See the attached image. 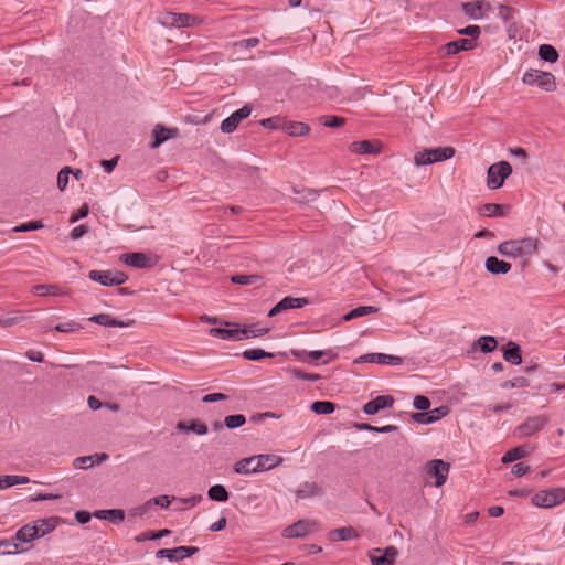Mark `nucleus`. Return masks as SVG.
Instances as JSON below:
<instances>
[{
  "label": "nucleus",
  "mask_w": 565,
  "mask_h": 565,
  "mask_svg": "<svg viewBox=\"0 0 565 565\" xmlns=\"http://www.w3.org/2000/svg\"><path fill=\"white\" fill-rule=\"evenodd\" d=\"M195 20V17L188 13H173L172 24L178 26H190Z\"/></svg>",
  "instance_id": "09e8293b"
},
{
  "label": "nucleus",
  "mask_w": 565,
  "mask_h": 565,
  "mask_svg": "<svg viewBox=\"0 0 565 565\" xmlns=\"http://www.w3.org/2000/svg\"><path fill=\"white\" fill-rule=\"evenodd\" d=\"M529 455V448L525 445L514 447L508 450L502 457V463H510L515 460L522 459Z\"/></svg>",
  "instance_id": "cd10ccee"
},
{
  "label": "nucleus",
  "mask_w": 565,
  "mask_h": 565,
  "mask_svg": "<svg viewBox=\"0 0 565 565\" xmlns=\"http://www.w3.org/2000/svg\"><path fill=\"white\" fill-rule=\"evenodd\" d=\"M179 130L177 128H166L162 125H156L152 130L153 140L150 143L151 149L158 148L161 143L170 138L177 137Z\"/></svg>",
  "instance_id": "2eb2a0df"
},
{
  "label": "nucleus",
  "mask_w": 565,
  "mask_h": 565,
  "mask_svg": "<svg viewBox=\"0 0 565 565\" xmlns=\"http://www.w3.org/2000/svg\"><path fill=\"white\" fill-rule=\"evenodd\" d=\"M523 83L530 86H537L545 92L556 89L555 76L550 72L529 70L523 76Z\"/></svg>",
  "instance_id": "7ed1b4c3"
},
{
  "label": "nucleus",
  "mask_w": 565,
  "mask_h": 565,
  "mask_svg": "<svg viewBox=\"0 0 565 565\" xmlns=\"http://www.w3.org/2000/svg\"><path fill=\"white\" fill-rule=\"evenodd\" d=\"M199 552L195 546H178L174 548H161L157 551V558H168L171 562L181 561L186 557L193 556Z\"/></svg>",
  "instance_id": "6e6552de"
},
{
  "label": "nucleus",
  "mask_w": 565,
  "mask_h": 565,
  "mask_svg": "<svg viewBox=\"0 0 565 565\" xmlns=\"http://www.w3.org/2000/svg\"><path fill=\"white\" fill-rule=\"evenodd\" d=\"M88 277L103 286H114L113 270H90Z\"/></svg>",
  "instance_id": "c85d7f7f"
},
{
  "label": "nucleus",
  "mask_w": 565,
  "mask_h": 565,
  "mask_svg": "<svg viewBox=\"0 0 565 565\" xmlns=\"http://www.w3.org/2000/svg\"><path fill=\"white\" fill-rule=\"evenodd\" d=\"M177 428L179 430H191L198 435H205L207 433L206 424L199 420H191L189 424L179 422Z\"/></svg>",
  "instance_id": "473e14b6"
},
{
  "label": "nucleus",
  "mask_w": 565,
  "mask_h": 565,
  "mask_svg": "<svg viewBox=\"0 0 565 565\" xmlns=\"http://www.w3.org/2000/svg\"><path fill=\"white\" fill-rule=\"evenodd\" d=\"M413 406L418 411H428L430 407V401L424 395H417L414 398Z\"/></svg>",
  "instance_id": "052dcab7"
},
{
  "label": "nucleus",
  "mask_w": 565,
  "mask_h": 565,
  "mask_svg": "<svg viewBox=\"0 0 565 565\" xmlns=\"http://www.w3.org/2000/svg\"><path fill=\"white\" fill-rule=\"evenodd\" d=\"M480 28L478 25H468L465 29L458 31L459 34L469 35L472 39H477L480 35Z\"/></svg>",
  "instance_id": "69168bd1"
},
{
  "label": "nucleus",
  "mask_w": 565,
  "mask_h": 565,
  "mask_svg": "<svg viewBox=\"0 0 565 565\" xmlns=\"http://www.w3.org/2000/svg\"><path fill=\"white\" fill-rule=\"evenodd\" d=\"M246 423V417L242 414L228 415L224 418V425L230 428H238Z\"/></svg>",
  "instance_id": "de8ad7c7"
},
{
  "label": "nucleus",
  "mask_w": 565,
  "mask_h": 565,
  "mask_svg": "<svg viewBox=\"0 0 565 565\" xmlns=\"http://www.w3.org/2000/svg\"><path fill=\"white\" fill-rule=\"evenodd\" d=\"M44 225L42 221H31L28 223H22L13 228V232L21 233V232H30V231H36L42 228Z\"/></svg>",
  "instance_id": "5fc2aeb1"
},
{
  "label": "nucleus",
  "mask_w": 565,
  "mask_h": 565,
  "mask_svg": "<svg viewBox=\"0 0 565 565\" xmlns=\"http://www.w3.org/2000/svg\"><path fill=\"white\" fill-rule=\"evenodd\" d=\"M250 113L252 107L249 105L243 106L221 122V130L225 134L233 132L238 127L239 122L247 118Z\"/></svg>",
  "instance_id": "1a4fd4ad"
},
{
  "label": "nucleus",
  "mask_w": 565,
  "mask_h": 565,
  "mask_svg": "<svg viewBox=\"0 0 565 565\" xmlns=\"http://www.w3.org/2000/svg\"><path fill=\"white\" fill-rule=\"evenodd\" d=\"M88 213H89V207H88V204H87V203H85V204H83V205L77 210V213H76V214H73V215L71 216V220H70V221H71V223H75V222H77L78 220L86 217V216L88 215Z\"/></svg>",
  "instance_id": "338daca9"
},
{
  "label": "nucleus",
  "mask_w": 565,
  "mask_h": 565,
  "mask_svg": "<svg viewBox=\"0 0 565 565\" xmlns=\"http://www.w3.org/2000/svg\"><path fill=\"white\" fill-rule=\"evenodd\" d=\"M54 329L58 332L70 333V332L78 331V330L83 329V327L81 323H77L75 321H68V322H64V323H60V324L55 326Z\"/></svg>",
  "instance_id": "4d7b16f0"
},
{
  "label": "nucleus",
  "mask_w": 565,
  "mask_h": 565,
  "mask_svg": "<svg viewBox=\"0 0 565 565\" xmlns=\"http://www.w3.org/2000/svg\"><path fill=\"white\" fill-rule=\"evenodd\" d=\"M89 321L95 322L100 326H105V327H119V328L128 327L134 322L132 320L125 322V321L115 319L108 313L94 315L93 317L89 318Z\"/></svg>",
  "instance_id": "5701e85b"
},
{
  "label": "nucleus",
  "mask_w": 565,
  "mask_h": 565,
  "mask_svg": "<svg viewBox=\"0 0 565 565\" xmlns=\"http://www.w3.org/2000/svg\"><path fill=\"white\" fill-rule=\"evenodd\" d=\"M477 45L475 39L460 38L456 41L448 42L438 49V56L445 58L462 51H470Z\"/></svg>",
  "instance_id": "0eeeda50"
},
{
  "label": "nucleus",
  "mask_w": 565,
  "mask_h": 565,
  "mask_svg": "<svg viewBox=\"0 0 565 565\" xmlns=\"http://www.w3.org/2000/svg\"><path fill=\"white\" fill-rule=\"evenodd\" d=\"M170 534H171V531L168 530V529H163V530H159V531H147V532H143L140 535H138L136 537V541L137 542H143V541H147V540H158V539H161L163 536H168Z\"/></svg>",
  "instance_id": "a18cd8bd"
},
{
  "label": "nucleus",
  "mask_w": 565,
  "mask_h": 565,
  "mask_svg": "<svg viewBox=\"0 0 565 565\" xmlns=\"http://www.w3.org/2000/svg\"><path fill=\"white\" fill-rule=\"evenodd\" d=\"M255 460V456L238 460L234 466V471L239 475L257 473L258 471L254 470L253 466Z\"/></svg>",
  "instance_id": "2f4dec72"
},
{
  "label": "nucleus",
  "mask_w": 565,
  "mask_h": 565,
  "mask_svg": "<svg viewBox=\"0 0 565 565\" xmlns=\"http://www.w3.org/2000/svg\"><path fill=\"white\" fill-rule=\"evenodd\" d=\"M397 555H398V550L393 545L387 546L383 553V556L390 561L391 565H393L395 563Z\"/></svg>",
  "instance_id": "774afa93"
},
{
  "label": "nucleus",
  "mask_w": 565,
  "mask_h": 565,
  "mask_svg": "<svg viewBox=\"0 0 565 565\" xmlns=\"http://www.w3.org/2000/svg\"><path fill=\"white\" fill-rule=\"evenodd\" d=\"M210 334L223 340H242L248 338L247 329L212 328Z\"/></svg>",
  "instance_id": "f3484780"
},
{
  "label": "nucleus",
  "mask_w": 565,
  "mask_h": 565,
  "mask_svg": "<svg viewBox=\"0 0 565 565\" xmlns=\"http://www.w3.org/2000/svg\"><path fill=\"white\" fill-rule=\"evenodd\" d=\"M58 520L60 519L57 516L38 520L36 524L40 527V537L52 532L55 529Z\"/></svg>",
  "instance_id": "37998d69"
},
{
  "label": "nucleus",
  "mask_w": 565,
  "mask_h": 565,
  "mask_svg": "<svg viewBox=\"0 0 565 565\" xmlns=\"http://www.w3.org/2000/svg\"><path fill=\"white\" fill-rule=\"evenodd\" d=\"M537 243V239L533 238L505 241L498 245V253L505 257H520L522 266L525 267L530 258L536 253Z\"/></svg>",
  "instance_id": "f257e3e1"
},
{
  "label": "nucleus",
  "mask_w": 565,
  "mask_h": 565,
  "mask_svg": "<svg viewBox=\"0 0 565 565\" xmlns=\"http://www.w3.org/2000/svg\"><path fill=\"white\" fill-rule=\"evenodd\" d=\"M40 537V527L38 524H25L15 533V540L21 543H30Z\"/></svg>",
  "instance_id": "6ab92c4d"
},
{
  "label": "nucleus",
  "mask_w": 565,
  "mask_h": 565,
  "mask_svg": "<svg viewBox=\"0 0 565 565\" xmlns=\"http://www.w3.org/2000/svg\"><path fill=\"white\" fill-rule=\"evenodd\" d=\"M382 149L383 145L379 140L353 141L349 146V150L356 154H379Z\"/></svg>",
  "instance_id": "9d476101"
},
{
  "label": "nucleus",
  "mask_w": 565,
  "mask_h": 565,
  "mask_svg": "<svg viewBox=\"0 0 565 565\" xmlns=\"http://www.w3.org/2000/svg\"><path fill=\"white\" fill-rule=\"evenodd\" d=\"M539 56L545 62L555 63L558 60L559 54L553 45L542 44L539 47Z\"/></svg>",
  "instance_id": "f704fd0d"
},
{
  "label": "nucleus",
  "mask_w": 565,
  "mask_h": 565,
  "mask_svg": "<svg viewBox=\"0 0 565 565\" xmlns=\"http://www.w3.org/2000/svg\"><path fill=\"white\" fill-rule=\"evenodd\" d=\"M565 501V488L541 490L532 497V503L540 508H552Z\"/></svg>",
  "instance_id": "39448f33"
},
{
  "label": "nucleus",
  "mask_w": 565,
  "mask_h": 565,
  "mask_svg": "<svg viewBox=\"0 0 565 565\" xmlns=\"http://www.w3.org/2000/svg\"><path fill=\"white\" fill-rule=\"evenodd\" d=\"M284 130L292 137L307 136L310 132V127L300 121H285Z\"/></svg>",
  "instance_id": "a878e982"
},
{
  "label": "nucleus",
  "mask_w": 565,
  "mask_h": 565,
  "mask_svg": "<svg viewBox=\"0 0 565 565\" xmlns=\"http://www.w3.org/2000/svg\"><path fill=\"white\" fill-rule=\"evenodd\" d=\"M527 385H529L527 379H525L524 376H518V377H514L513 380H508V381L503 382L501 384V387L503 390H510V388H514V387H526Z\"/></svg>",
  "instance_id": "864d4df0"
},
{
  "label": "nucleus",
  "mask_w": 565,
  "mask_h": 565,
  "mask_svg": "<svg viewBox=\"0 0 565 565\" xmlns=\"http://www.w3.org/2000/svg\"><path fill=\"white\" fill-rule=\"evenodd\" d=\"M292 354L302 360H319L324 355H329V360H335L338 358L337 353H333L331 350L326 351H292Z\"/></svg>",
  "instance_id": "bb28decb"
},
{
  "label": "nucleus",
  "mask_w": 565,
  "mask_h": 565,
  "mask_svg": "<svg viewBox=\"0 0 565 565\" xmlns=\"http://www.w3.org/2000/svg\"><path fill=\"white\" fill-rule=\"evenodd\" d=\"M512 173V167L508 161H500L489 167L487 173V185L491 190L501 188L507 178Z\"/></svg>",
  "instance_id": "20e7f679"
},
{
  "label": "nucleus",
  "mask_w": 565,
  "mask_h": 565,
  "mask_svg": "<svg viewBox=\"0 0 565 565\" xmlns=\"http://www.w3.org/2000/svg\"><path fill=\"white\" fill-rule=\"evenodd\" d=\"M30 478L26 476H0V489H6L17 484H26Z\"/></svg>",
  "instance_id": "e433bc0d"
},
{
  "label": "nucleus",
  "mask_w": 565,
  "mask_h": 565,
  "mask_svg": "<svg viewBox=\"0 0 565 565\" xmlns=\"http://www.w3.org/2000/svg\"><path fill=\"white\" fill-rule=\"evenodd\" d=\"M26 319L24 316L0 317V327L9 328Z\"/></svg>",
  "instance_id": "680f3d73"
},
{
  "label": "nucleus",
  "mask_w": 565,
  "mask_h": 565,
  "mask_svg": "<svg viewBox=\"0 0 565 565\" xmlns=\"http://www.w3.org/2000/svg\"><path fill=\"white\" fill-rule=\"evenodd\" d=\"M279 302L282 306L284 311H286L289 309L302 308L309 303V300L307 298H295L291 296H287L282 298Z\"/></svg>",
  "instance_id": "ea45409f"
},
{
  "label": "nucleus",
  "mask_w": 565,
  "mask_h": 565,
  "mask_svg": "<svg viewBox=\"0 0 565 565\" xmlns=\"http://www.w3.org/2000/svg\"><path fill=\"white\" fill-rule=\"evenodd\" d=\"M285 119L280 116H273L260 120V125L268 129H284Z\"/></svg>",
  "instance_id": "8fccbe9b"
},
{
  "label": "nucleus",
  "mask_w": 565,
  "mask_h": 565,
  "mask_svg": "<svg viewBox=\"0 0 565 565\" xmlns=\"http://www.w3.org/2000/svg\"><path fill=\"white\" fill-rule=\"evenodd\" d=\"M315 522L308 520H300L294 524L287 526L282 534L285 537H305L309 532L312 531Z\"/></svg>",
  "instance_id": "4468645a"
},
{
  "label": "nucleus",
  "mask_w": 565,
  "mask_h": 565,
  "mask_svg": "<svg viewBox=\"0 0 565 565\" xmlns=\"http://www.w3.org/2000/svg\"><path fill=\"white\" fill-rule=\"evenodd\" d=\"M370 362L377 364L398 365L402 364L403 359L396 355L385 353H367L354 361V363Z\"/></svg>",
  "instance_id": "9b49d317"
},
{
  "label": "nucleus",
  "mask_w": 565,
  "mask_h": 565,
  "mask_svg": "<svg viewBox=\"0 0 565 565\" xmlns=\"http://www.w3.org/2000/svg\"><path fill=\"white\" fill-rule=\"evenodd\" d=\"M318 120L321 125L330 128H339L345 122V118L330 115L320 116Z\"/></svg>",
  "instance_id": "c03bdc74"
},
{
  "label": "nucleus",
  "mask_w": 565,
  "mask_h": 565,
  "mask_svg": "<svg viewBox=\"0 0 565 565\" xmlns=\"http://www.w3.org/2000/svg\"><path fill=\"white\" fill-rule=\"evenodd\" d=\"M108 458L109 456L105 452L77 457L74 460V466L77 469H86L93 467L95 463H102L103 461H106Z\"/></svg>",
  "instance_id": "aec40b11"
},
{
  "label": "nucleus",
  "mask_w": 565,
  "mask_h": 565,
  "mask_svg": "<svg viewBox=\"0 0 565 565\" xmlns=\"http://www.w3.org/2000/svg\"><path fill=\"white\" fill-rule=\"evenodd\" d=\"M73 172L72 168L64 167L57 175V186L61 191H64L68 184V175Z\"/></svg>",
  "instance_id": "bf43d9fd"
},
{
  "label": "nucleus",
  "mask_w": 565,
  "mask_h": 565,
  "mask_svg": "<svg viewBox=\"0 0 565 565\" xmlns=\"http://www.w3.org/2000/svg\"><path fill=\"white\" fill-rule=\"evenodd\" d=\"M482 3H483L482 1H473V2L463 3L462 4L463 12L472 19H479Z\"/></svg>",
  "instance_id": "49530a36"
},
{
  "label": "nucleus",
  "mask_w": 565,
  "mask_h": 565,
  "mask_svg": "<svg viewBox=\"0 0 565 565\" xmlns=\"http://www.w3.org/2000/svg\"><path fill=\"white\" fill-rule=\"evenodd\" d=\"M521 352V347L518 343L510 341L503 349V358L507 362L513 365H520L522 363Z\"/></svg>",
  "instance_id": "b1692460"
},
{
  "label": "nucleus",
  "mask_w": 565,
  "mask_h": 565,
  "mask_svg": "<svg viewBox=\"0 0 565 565\" xmlns=\"http://www.w3.org/2000/svg\"><path fill=\"white\" fill-rule=\"evenodd\" d=\"M242 355H243L244 359H246L248 361H259V360H262L264 358H274L275 356L274 353L266 352L263 349L245 350Z\"/></svg>",
  "instance_id": "79ce46f5"
},
{
  "label": "nucleus",
  "mask_w": 565,
  "mask_h": 565,
  "mask_svg": "<svg viewBox=\"0 0 565 565\" xmlns=\"http://www.w3.org/2000/svg\"><path fill=\"white\" fill-rule=\"evenodd\" d=\"M321 493L322 489L316 482H305L302 487L296 491V497L305 499Z\"/></svg>",
  "instance_id": "c9c22d12"
},
{
  "label": "nucleus",
  "mask_w": 565,
  "mask_h": 565,
  "mask_svg": "<svg viewBox=\"0 0 565 565\" xmlns=\"http://www.w3.org/2000/svg\"><path fill=\"white\" fill-rule=\"evenodd\" d=\"M509 210V205L498 203H486L479 206V214L486 217L505 216Z\"/></svg>",
  "instance_id": "412c9836"
},
{
  "label": "nucleus",
  "mask_w": 565,
  "mask_h": 565,
  "mask_svg": "<svg viewBox=\"0 0 565 565\" xmlns=\"http://www.w3.org/2000/svg\"><path fill=\"white\" fill-rule=\"evenodd\" d=\"M455 149L452 147H439L434 149H424L418 151L414 161L416 166L431 164L434 162L444 161L455 156Z\"/></svg>",
  "instance_id": "f03ea898"
},
{
  "label": "nucleus",
  "mask_w": 565,
  "mask_h": 565,
  "mask_svg": "<svg viewBox=\"0 0 565 565\" xmlns=\"http://www.w3.org/2000/svg\"><path fill=\"white\" fill-rule=\"evenodd\" d=\"M0 546L2 555H15L29 550V547H20L19 543L13 540H0Z\"/></svg>",
  "instance_id": "72a5a7b5"
},
{
  "label": "nucleus",
  "mask_w": 565,
  "mask_h": 565,
  "mask_svg": "<svg viewBox=\"0 0 565 565\" xmlns=\"http://www.w3.org/2000/svg\"><path fill=\"white\" fill-rule=\"evenodd\" d=\"M475 348H479L481 352L483 353H490L493 352L498 347V341L494 337L491 335H483L480 337L475 343Z\"/></svg>",
  "instance_id": "7c9ffc66"
},
{
  "label": "nucleus",
  "mask_w": 565,
  "mask_h": 565,
  "mask_svg": "<svg viewBox=\"0 0 565 565\" xmlns=\"http://www.w3.org/2000/svg\"><path fill=\"white\" fill-rule=\"evenodd\" d=\"M546 424L544 416L529 417L523 424H521L516 430L520 436L529 437L540 431Z\"/></svg>",
  "instance_id": "f8f14e48"
},
{
  "label": "nucleus",
  "mask_w": 565,
  "mask_h": 565,
  "mask_svg": "<svg viewBox=\"0 0 565 565\" xmlns=\"http://www.w3.org/2000/svg\"><path fill=\"white\" fill-rule=\"evenodd\" d=\"M120 259L126 265L138 268V269L150 268L153 266V263H150L148 256L140 252L124 254L120 257Z\"/></svg>",
  "instance_id": "dca6fc26"
},
{
  "label": "nucleus",
  "mask_w": 565,
  "mask_h": 565,
  "mask_svg": "<svg viewBox=\"0 0 565 565\" xmlns=\"http://www.w3.org/2000/svg\"><path fill=\"white\" fill-rule=\"evenodd\" d=\"M146 504L147 505L156 504V505H160L163 509H168L169 505L171 504V499L169 495H166V494L159 495V497H156V498L149 500Z\"/></svg>",
  "instance_id": "e2e57ef3"
},
{
  "label": "nucleus",
  "mask_w": 565,
  "mask_h": 565,
  "mask_svg": "<svg viewBox=\"0 0 565 565\" xmlns=\"http://www.w3.org/2000/svg\"><path fill=\"white\" fill-rule=\"evenodd\" d=\"M207 495L211 500L217 502H225L230 498L228 491L222 484L212 486L207 491Z\"/></svg>",
  "instance_id": "4c0bfd02"
},
{
  "label": "nucleus",
  "mask_w": 565,
  "mask_h": 565,
  "mask_svg": "<svg viewBox=\"0 0 565 565\" xmlns=\"http://www.w3.org/2000/svg\"><path fill=\"white\" fill-rule=\"evenodd\" d=\"M450 470V465L441 459L429 460L425 466L426 475L435 479V486L441 487Z\"/></svg>",
  "instance_id": "423d86ee"
},
{
  "label": "nucleus",
  "mask_w": 565,
  "mask_h": 565,
  "mask_svg": "<svg viewBox=\"0 0 565 565\" xmlns=\"http://www.w3.org/2000/svg\"><path fill=\"white\" fill-rule=\"evenodd\" d=\"M255 459L254 470L258 472L270 470L282 461V458L275 455H258L255 456Z\"/></svg>",
  "instance_id": "a211bd4d"
},
{
  "label": "nucleus",
  "mask_w": 565,
  "mask_h": 565,
  "mask_svg": "<svg viewBox=\"0 0 565 565\" xmlns=\"http://www.w3.org/2000/svg\"><path fill=\"white\" fill-rule=\"evenodd\" d=\"M394 397L392 395H379L363 406V412L367 415H375L381 409L392 407Z\"/></svg>",
  "instance_id": "ddd939ff"
},
{
  "label": "nucleus",
  "mask_w": 565,
  "mask_h": 565,
  "mask_svg": "<svg viewBox=\"0 0 565 565\" xmlns=\"http://www.w3.org/2000/svg\"><path fill=\"white\" fill-rule=\"evenodd\" d=\"M33 291L38 295H52V296H63L67 295V292L63 291L57 285H36L33 287Z\"/></svg>",
  "instance_id": "a19ab883"
},
{
  "label": "nucleus",
  "mask_w": 565,
  "mask_h": 565,
  "mask_svg": "<svg viewBox=\"0 0 565 565\" xmlns=\"http://www.w3.org/2000/svg\"><path fill=\"white\" fill-rule=\"evenodd\" d=\"M259 279L260 276L258 275H235L231 278L232 282L237 285H252L257 282Z\"/></svg>",
  "instance_id": "3c124183"
},
{
  "label": "nucleus",
  "mask_w": 565,
  "mask_h": 565,
  "mask_svg": "<svg viewBox=\"0 0 565 565\" xmlns=\"http://www.w3.org/2000/svg\"><path fill=\"white\" fill-rule=\"evenodd\" d=\"M289 373L291 374L292 377L302 380V381H318L320 379L319 374L307 373V372H305L300 369H296V367L290 369Z\"/></svg>",
  "instance_id": "603ef678"
},
{
  "label": "nucleus",
  "mask_w": 565,
  "mask_h": 565,
  "mask_svg": "<svg viewBox=\"0 0 565 565\" xmlns=\"http://www.w3.org/2000/svg\"><path fill=\"white\" fill-rule=\"evenodd\" d=\"M486 269L492 275H503L511 270V264L490 256L486 259Z\"/></svg>",
  "instance_id": "4be33fe9"
},
{
  "label": "nucleus",
  "mask_w": 565,
  "mask_h": 565,
  "mask_svg": "<svg viewBox=\"0 0 565 565\" xmlns=\"http://www.w3.org/2000/svg\"><path fill=\"white\" fill-rule=\"evenodd\" d=\"M331 541H349L360 537L358 531L352 526L338 527L329 532Z\"/></svg>",
  "instance_id": "393cba45"
},
{
  "label": "nucleus",
  "mask_w": 565,
  "mask_h": 565,
  "mask_svg": "<svg viewBox=\"0 0 565 565\" xmlns=\"http://www.w3.org/2000/svg\"><path fill=\"white\" fill-rule=\"evenodd\" d=\"M427 413L429 414V423L433 424L447 416L449 414V408L447 406H439L428 411Z\"/></svg>",
  "instance_id": "6e6d98bb"
},
{
  "label": "nucleus",
  "mask_w": 565,
  "mask_h": 565,
  "mask_svg": "<svg viewBox=\"0 0 565 565\" xmlns=\"http://www.w3.org/2000/svg\"><path fill=\"white\" fill-rule=\"evenodd\" d=\"M498 9H499L498 15L504 22H509L512 19L514 10L511 7H508L504 4H499Z\"/></svg>",
  "instance_id": "0e129e2a"
},
{
  "label": "nucleus",
  "mask_w": 565,
  "mask_h": 565,
  "mask_svg": "<svg viewBox=\"0 0 565 565\" xmlns=\"http://www.w3.org/2000/svg\"><path fill=\"white\" fill-rule=\"evenodd\" d=\"M104 513H107V521L115 524L122 522L125 519V512L121 509H108L104 510Z\"/></svg>",
  "instance_id": "13d9d810"
},
{
  "label": "nucleus",
  "mask_w": 565,
  "mask_h": 565,
  "mask_svg": "<svg viewBox=\"0 0 565 565\" xmlns=\"http://www.w3.org/2000/svg\"><path fill=\"white\" fill-rule=\"evenodd\" d=\"M377 311L379 308L374 306H360L345 313L342 319L343 321H351L353 319L375 313Z\"/></svg>",
  "instance_id": "c756f323"
},
{
  "label": "nucleus",
  "mask_w": 565,
  "mask_h": 565,
  "mask_svg": "<svg viewBox=\"0 0 565 565\" xmlns=\"http://www.w3.org/2000/svg\"><path fill=\"white\" fill-rule=\"evenodd\" d=\"M310 409L318 415H329L334 412L335 404L329 401H317L311 404Z\"/></svg>",
  "instance_id": "58836bf2"
}]
</instances>
